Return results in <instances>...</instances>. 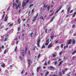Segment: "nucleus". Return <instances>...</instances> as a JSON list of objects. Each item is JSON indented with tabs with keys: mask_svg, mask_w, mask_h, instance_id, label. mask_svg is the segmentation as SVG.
I'll return each instance as SVG.
<instances>
[{
	"mask_svg": "<svg viewBox=\"0 0 76 76\" xmlns=\"http://www.w3.org/2000/svg\"><path fill=\"white\" fill-rule=\"evenodd\" d=\"M34 6V4H32L31 5H30L29 8H31V7H32V6Z\"/></svg>",
	"mask_w": 76,
	"mask_h": 76,
	"instance_id": "obj_29",
	"label": "nucleus"
},
{
	"mask_svg": "<svg viewBox=\"0 0 76 76\" xmlns=\"http://www.w3.org/2000/svg\"><path fill=\"white\" fill-rule=\"evenodd\" d=\"M61 8H59V9H58V10H57L56 12L55 13H58V12L59 11H60V9H61Z\"/></svg>",
	"mask_w": 76,
	"mask_h": 76,
	"instance_id": "obj_21",
	"label": "nucleus"
},
{
	"mask_svg": "<svg viewBox=\"0 0 76 76\" xmlns=\"http://www.w3.org/2000/svg\"><path fill=\"white\" fill-rule=\"evenodd\" d=\"M43 68L44 69H46V67L44 66Z\"/></svg>",
	"mask_w": 76,
	"mask_h": 76,
	"instance_id": "obj_57",
	"label": "nucleus"
},
{
	"mask_svg": "<svg viewBox=\"0 0 76 76\" xmlns=\"http://www.w3.org/2000/svg\"><path fill=\"white\" fill-rule=\"evenodd\" d=\"M70 9H71V8H68L67 10V12H70Z\"/></svg>",
	"mask_w": 76,
	"mask_h": 76,
	"instance_id": "obj_20",
	"label": "nucleus"
},
{
	"mask_svg": "<svg viewBox=\"0 0 76 76\" xmlns=\"http://www.w3.org/2000/svg\"><path fill=\"white\" fill-rule=\"evenodd\" d=\"M35 10V8H33V10H32L31 12V13H33V12H34V10Z\"/></svg>",
	"mask_w": 76,
	"mask_h": 76,
	"instance_id": "obj_19",
	"label": "nucleus"
},
{
	"mask_svg": "<svg viewBox=\"0 0 76 76\" xmlns=\"http://www.w3.org/2000/svg\"><path fill=\"white\" fill-rule=\"evenodd\" d=\"M47 29H46V30H45V33H47Z\"/></svg>",
	"mask_w": 76,
	"mask_h": 76,
	"instance_id": "obj_51",
	"label": "nucleus"
},
{
	"mask_svg": "<svg viewBox=\"0 0 76 76\" xmlns=\"http://www.w3.org/2000/svg\"><path fill=\"white\" fill-rule=\"evenodd\" d=\"M76 53V51H74L72 53V55H73V54H75Z\"/></svg>",
	"mask_w": 76,
	"mask_h": 76,
	"instance_id": "obj_23",
	"label": "nucleus"
},
{
	"mask_svg": "<svg viewBox=\"0 0 76 76\" xmlns=\"http://www.w3.org/2000/svg\"><path fill=\"white\" fill-rule=\"evenodd\" d=\"M64 12V10H63L61 12V13H62V12Z\"/></svg>",
	"mask_w": 76,
	"mask_h": 76,
	"instance_id": "obj_58",
	"label": "nucleus"
},
{
	"mask_svg": "<svg viewBox=\"0 0 76 76\" xmlns=\"http://www.w3.org/2000/svg\"><path fill=\"white\" fill-rule=\"evenodd\" d=\"M72 39H70V40L69 41L68 43V45H69V44H71L72 43Z\"/></svg>",
	"mask_w": 76,
	"mask_h": 76,
	"instance_id": "obj_6",
	"label": "nucleus"
},
{
	"mask_svg": "<svg viewBox=\"0 0 76 76\" xmlns=\"http://www.w3.org/2000/svg\"><path fill=\"white\" fill-rule=\"evenodd\" d=\"M47 65V63H46V62H45V66H46V65Z\"/></svg>",
	"mask_w": 76,
	"mask_h": 76,
	"instance_id": "obj_48",
	"label": "nucleus"
},
{
	"mask_svg": "<svg viewBox=\"0 0 76 76\" xmlns=\"http://www.w3.org/2000/svg\"><path fill=\"white\" fill-rule=\"evenodd\" d=\"M21 3H20L19 4L18 6V7L19 8H20V7H21Z\"/></svg>",
	"mask_w": 76,
	"mask_h": 76,
	"instance_id": "obj_16",
	"label": "nucleus"
},
{
	"mask_svg": "<svg viewBox=\"0 0 76 76\" xmlns=\"http://www.w3.org/2000/svg\"><path fill=\"white\" fill-rule=\"evenodd\" d=\"M1 47H0V53L1 52Z\"/></svg>",
	"mask_w": 76,
	"mask_h": 76,
	"instance_id": "obj_45",
	"label": "nucleus"
},
{
	"mask_svg": "<svg viewBox=\"0 0 76 76\" xmlns=\"http://www.w3.org/2000/svg\"><path fill=\"white\" fill-rule=\"evenodd\" d=\"M32 33H31V34L30 35L31 37H32Z\"/></svg>",
	"mask_w": 76,
	"mask_h": 76,
	"instance_id": "obj_60",
	"label": "nucleus"
},
{
	"mask_svg": "<svg viewBox=\"0 0 76 76\" xmlns=\"http://www.w3.org/2000/svg\"><path fill=\"white\" fill-rule=\"evenodd\" d=\"M50 61H48V64H49L50 63Z\"/></svg>",
	"mask_w": 76,
	"mask_h": 76,
	"instance_id": "obj_56",
	"label": "nucleus"
},
{
	"mask_svg": "<svg viewBox=\"0 0 76 76\" xmlns=\"http://www.w3.org/2000/svg\"><path fill=\"white\" fill-rule=\"evenodd\" d=\"M48 10H49V9H50V6H48L47 7Z\"/></svg>",
	"mask_w": 76,
	"mask_h": 76,
	"instance_id": "obj_31",
	"label": "nucleus"
},
{
	"mask_svg": "<svg viewBox=\"0 0 76 76\" xmlns=\"http://www.w3.org/2000/svg\"><path fill=\"white\" fill-rule=\"evenodd\" d=\"M48 44H49V40H48L47 41H46V42L45 43V45H48Z\"/></svg>",
	"mask_w": 76,
	"mask_h": 76,
	"instance_id": "obj_9",
	"label": "nucleus"
},
{
	"mask_svg": "<svg viewBox=\"0 0 76 76\" xmlns=\"http://www.w3.org/2000/svg\"><path fill=\"white\" fill-rule=\"evenodd\" d=\"M76 12H75L73 14V15L72 16V17H73V18H74V17L75 16V15H76Z\"/></svg>",
	"mask_w": 76,
	"mask_h": 76,
	"instance_id": "obj_17",
	"label": "nucleus"
},
{
	"mask_svg": "<svg viewBox=\"0 0 76 76\" xmlns=\"http://www.w3.org/2000/svg\"><path fill=\"white\" fill-rule=\"evenodd\" d=\"M55 18L54 17H53L50 20V22H53V20H54Z\"/></svg>",
	"mask_w": 76,
	"mask_h": 76,
	"instance_id": "obj_15",
	"label": "nucleus"
},
{
	"mask_svg": "<svg viewBox=\"0 0 76 76\" xmlns=\"http://www.w3.org/2000/svg\"><path fill=\"white\" fill-rule=\"evenodd\" d=\"M23 70L21 72V75H22L23 74Z\"/></svg>",
	"mask_w": 76,
	"mask_h": 76,
	"instance_id": "obj_44",
	"label": "nucleus"
},
{
	"mask_svg": "<svg viewBox=\"0 0 76 76\" xmlns=\"http://www.w3.org/2000/svg\"><path fill=\"white\" fill-rule=\"evenodd\" d=\"M58 40L56 41V43H58Z\"/></svg>",
	"mask_w": 76,
	"mask_h": 76,
	"instance_id": "obj_63",
	"label": "nucleus"
},
{
	"mask_svg": "<svg viewBox=\"0 0 76 76\" xmlns=\"http://www.w3.org/2000/svg\"><path fill=\"white\" fill-rule=\"evenodd\" d=\"M13 7L14 9H18V6H17V4L16 3H14L13 4Z\"/></svg>",
	"mask_w": 76,
	"mask_h": 76,
	"instance_id": "obj_1",
	"label": "nucleus"
},
{
	"mask_svg": "<svg viewBox=\"0 0 76 76\" xmlns=\"http://www.w3.org/2000/svg\"><path fill=\"white\" fill-rule=\"evenodd\" d=\"M10 7H9L8 8V9H7V11H9V10H10Z\"/></svg>",
	"mask_w": 76,
	"mask_h": 76,
	"instance_id": "obj_35",
	"label": "nucleus"
},
{
	"mask_svg": "<svg viewBox=\"0 0 76 76\" xmlns=\"http://www.w3.org/2000/svg\"><path fill=\"white\" fill-rule=\"evenodd\" d=\"M8 18V17L7 16V15H6L5 17V22H7V19Z\"/></svg>",
	"mask_w": 76,
	"mask_h": 76,
	"instance_id": "obj_7",
	"label": "nucleus"
},
{
	"mask_svg": "<svg viewBox=\"0 0 76 76\" xmlns=\"http://www.w3.org/2000/svg\"><path fill=\"white\" fill-rule=\"evenodd\" d=\"M26 6V2H23V3L22 5V7L23 8L25 6Z\"/></svg>",
	"mask_w": 76,
	"mask_h": 76,
	"instance_id": "obj_3",
	"label": "nucleus"
},
{
	"mask_svg": "<svg viewBox=\"0 0 76 76\" xmlns=\"http://www.w3.org/2000/svg\"><path fill=\"white\" fill-rule=\"evenodd\" d=\"M75 25H72V28H75Z\"/></svg>",
	"mask_w": 76,
	"mask_h": 76,
	"instance_id": "obj_40",
	"label": "nucleus"
},
{
	"mask_svg": "<svg viewBox=\"0 0 76 76\" xmlns=\"http://www.w3.org/2000/svg\"><path fill=\"white\" fill-rule=\"evenodd\" d=\"M7 38H6L5 39V40L4 41V42L5 41H7Z\"/></svg>",
	"mask_w": 76,
	"mask_h": 76,
	"instance_id": "obj_27",
	"label": "nucleus"
},
{
	"mask_svg": "<svg viewBox=\"0 0 76 76\" xmlns=\"http://www.w3.org/2000/svg\"><path fill=\"white\" fill-rule=\"evenodd\" d=\"M65 70L66 71H67V68H65Z\"/></svg>",
	"mask_w": 76,
	"mask_h": 76,
	"instance_id": "obj_62",
	"label": "nucleus"
},
{
	"mask_svg": "<svg viewBox=\"0 0 76 76\" xmlns=\"http://www.w3.org/2000/svg\"><path fill=\"white\" fill-rule=\"evenodd\" d=\"M64 50H65V49H66V46H65L64 47Z\"/></svg>",
	"mask_w": 76,
	"mask_h": 76,
	"instance_id": "obj_64",
	"label": "nucleus"
},
{
	"mask_svg": "<svg viewBox=\"0 0 76 76\" xmlns=\"http://www.w3.org/2000/svg\"><path fill=\"white\" fill-rule=\"evenodd\" d=\"M40 68H41V66H39L37 67L36 69V71L37 72H39V70Z\"/></svg>",
	"mask_w": 76,
	"mask_h": 76,
	"instance_id": "obj_5",
	"label": "nucleus"
},
{
	"mask_svg": "<svg viewBox=\"0 0 76 76\" xmlns=\"http://www.w3.org/2000/svg\"><path fill=\"white\" fill-rule=\"evenodd\" d=\"M62 52L61 51V52H60L59 53V55H60V56H61V53Z\"/></svg>",
	"mask_w": 76,
	"mask_h": 76,
	"instance_id": "obj_49",
	"label": "nucleus"
},
{
	"mask_svg": "<svg viewBox=\"0 0 76 76\" xmlns=\"http://www.w3.org/2000/svg\"><path fill=\"white\" fill-rule=\"evenodd\" d=\"M40 19H44V18H43V16H42L41 15L40 17Z\"/></svg>",
	"mask_w": 76,
	"mask_h": 76,
	"instance_id": "obj_25",
	"label": "nucleus"
},
{
	"mask_svg": "<svg viewBox=\"0 0 76 76\" xmlns=\"http://www.w3.org/2000/svg\"><path fill=\"white\" fill-rule=\"evenodd\" d=\"M28 65H30L31 64V61H30V59H28Z\"/></svg>",
	"mask_w": 76,
	"mask_h": 76,
	"instance_id": "obj_13",
	"label": "nucleus"
},
{
	"mask_svg": "<svg viewBox=\"0 0 76 76\" xmlns=\"http://www.w3.org/2000/svg\"><path fill=\"white\" fill-rule=\"evenodd\" d=\"M50 68H51V69H54V68L52 66H50Z\"/></svg>",
	"mask_w": 76,
	"mask_h": 76,
	"instance_id": "obj_43",
	"label": "nucleus"
},
{
	"mask_svg": "<svg viewBox=\"0 0 76 76\" xmlns=\"http://www.w3.org/2000/svg\"><path fill=\"white\" fill-rule=\"evenodd\" d=\"M5 37H7V36H8V34H5Z\"/></svg>",
	"mask_w": 76,
	"mask_h": 76,
	"instance_id": "obj_37",
	"label": "nucleus"
},
{
	"mask_svg": "<svg viewBox=\"0 0 76 76\" xmlns=\"http://www.w3.org/2000/svg\"><path fill=\"white\" fill-rule=\"evenodd\" d=\"M1 66H2V67H3V68H4L5 67V65L4 64L1 65Z\"/></svg>",
	"mask_w": 76,
	"mask_h": 76,
	"instance_id": "obj_18",
	"label": "nucleus"
},
{
	"mask_svg": "<svg viewBox=\"0 0 76 76\" xmlns=\"http://www.w3.org/2000/svg\"><path fill=\"white\" fill-rule=\"evenodd\" d=\"M40 55H39L38 56V58H39V57H40Z\"/></svg>",
	"mask_w": 76,
	"mask_h": 76,
	"instance_id": "obj_46",
	"label": "nucleus"
},
{
	"mask_svg": "<svg viewBox=\"0 0 76 76\" xmlns=\"http://www.w3.org/2000/svg\"><path fill=\"white\" fill-rule=\"evenodd\" d=\"M53 38H54V36H52L50 37V38L51 39H52V40L53 39Z\"/></svg>",
	"mask_w": 76,
	"mask_h": 76,
	"instance_id": "obj_26",
	"label": "nucleus"
},
{
	"mask_svg": "<svg viewBox=\"0 0 76 76\" xmlns=\"http://www.w3.org/2000/svg\"><path fill=\"white\" fill-rule=\"evenodd\" d=\"M4 15L3 14L2 16V19H4Z\"/></svg>",
	"mask_w": 76,
	"mask_h": 76,
	"instance_id": "obj_24",
	"label": "nucleus"
},
{
	"mask_svg": "<svg viewBox=\"0 0 76 76\" xmlns=\"http://www.w3.org/2000/svg\"><path fill=\"white\" fill-rule=\"evenodd\" d=\"M29 2V0H27L26 2L27 4H28V2Z\"/></svg>",
	"mask_w": 76,
	"mask_h": 76,
	"instance_id": "obj_47",
	"label": "nucleus"
},
{
	"mask_svg": "<svg viewBox=\"0 0 76 76\" xmlns=\"http://www.w3.org/2000/svg\"><path fill=\"white\" fill-rule=\"evenodd\" d=\"M20 58L21 60H22V57H21V56H20Z\"/></svg>",
	"mask_w": 76,
	"mask_h": 76,
	"instance_id": "obj_53",
	"label": "nucleus"
},
{
	"mask_svg": "<svg viewBox=\"0 0 76 76\" xmlns=\"http://www.w3.org/2000/svg\"><path fill=\"white\" fill-rule=\"evenodd\" d=\"M52 56H53V57H55L56 56V55H55V54H53L52 55Z\"/></svg>",
	"mask_w": 76,
	"mask_h": 76,
	"instance_id": "obj_28",
	"label": "nucleus"
},
{
	"mask_svg": "<svg viewBox=\"0 0 76 76\" xmlns=\"http://www.w3.org/2000/svg\"><path fill=\"white\" fill-rule=\"evenodd\" d=\"M45 46H43L42 47L41 49H42V48H45Z\"/></svg>",
	"mask_w": 76,
	"mask_h": 76,
	"instance_id": "obj_33",
	"label": "nucleus"
},
{
	"mask_svg": "<svg viewBox=\"0 0 76 76\" xmlns=\"http://www.w3.org/2000/svg\"><path fill=\"white\" fill-rule=\"evenodd\" d=\"M16 50H17V46L16 47L15 49V51H16Z\"/></svg>",
	"mask_w": 76,
	"mask_h": 76,
	"instance_id": "obj_42",
	"label": "nucleus"
},
{
	"mask_svg": "<svg viewBox=\"0 0 76 76\" xmlns=\"http://www.w3.org/2000/svg\"><path fill=\"white\" fill-rule=\"evenodd\" d=\"M57 62L56 61H55V64L56 65V64H57Z\"/></svg>",
	"mask_w": 76,
	"mask_h": 76,
	"instance_id": "obj_50",
	"label": "nucleus"
},
{
	"mask_svg": "<svg viewBox=\"0 0 76 76\" xmlns=\"http://www.w3.org/2000/svg\"><path fill=\"white\" fill-rule=\"evenodd\" d=\"M73 12V10H71L70 12L69 13H72V12Z\"/></svg>",
	"mask_w": 76,
	"mask_h": 76,
	"instance_id": "obj_38",
	"label": "nucleus"
},
{
	"mask_svg": "<svg viewBox=\"0 0 76 76\" xmlns=\"http://www.w3.org/2000/svg\"><path fill=\"white\" fill-rule=\"evenodd\" d=\"M76 58V57L75 56L73 57V59L74 60H75V59Z\"/></svg>",
	"mask_w": 76,
	"mask_h": 76,
	"instance_id": "obj_54",
	"label": "nucleus"
},
{
	"mask_svg": "<svg viewBox=\"0 0 76 76\" xmlns=\"http://www.w3.org/2000/svg\"><path fill=\"white\" fill-rule=\"evenodd\" d=\"M63 47V44H62L61 45V48H62V47Z\"/></svg>",
	"mask_w": 76,
	"mask_h": 76,
	"instance_id": "obj_59",
	"label": "nucleus"
},
{
	"mask_svg": "<svg viewBox=\"0 0 76 76\" xmlns=\"http://www.w3.org/2000/svg\"><path fill=\"white\" fill-rule=\"evenodd\" d=\"M40 42H41V39H39L37 41V47H39V46H40L39 43H40Z\"/></svg>",
	"mask_w": 76,
	"mask_h": 76,
	"instance_id": "obj_2",
	"label": "nucleus"
},
{
	"mask_svg": "<svg viewBox=\"0 0 76 76\" xmlns=\"http://www.w3.org/2000/svg\"><path fill=\"white\" fill-rule=\"evenodd\" d=\"M17 0V3H19V0Z\"/></svg>",
	"mask_w": 76,
	"mask_h": 76,
	"instance_id": "obj_55",
	"label": "nucleus"
},
{
	"mask_svg": "<svg viewBox=\"0 0 76 76\" xmlns=\"http://www.w3.org/2000/svg\"><path fill=\"white\" fill-rule=\"evenodd\" d=\"M37 16H38V14H37L35 17L34 18V19L33 20V21H35V20H37Z\"/></svg>",
	"mask_w": 76,
	"mask_h": 76,
	"instance_id": "obj_4",
	"label": "nucleus"
},
{
	"mask_svg": "<svg viewBox=\"0 0 76 76\" xmlns=\"http://www.w3.org/2000/svg\"><path fill=\"white\" fill-rule=\"evenodd\" d=\"M63 74L64 75V72H65V71L64 70H63L62 71Z\"/></svg>",
	"mask_w": 76,
	"mask_h": 76,
	"instance_id": "obj_32",
	"label": "nucleus"
},
{
	"mask_svg": "<svg viewBox=\"0 0 76 76\" xmlns=\"http://www.w3.org/2000/svg\"><path fill=\"white\" fill-rule=\"evenodd\" d=\"M1 38H4V37H3L2 36H1Z\"/></svg>",
	"mask_w": 76,
	"mask_h": 76,
	"instance_id": "obj_61",
	"label": "nucleus"
},
{
	"mask_svg": "<svg viewBox=\"0 0 76 76\" xmlns=\"http://www.w3.org/2000/svg\"><path fill=\"white\" fill-rule=\"evenodd\" d=\"M35 48H36L37 50H38V49L37 48L36 46H35L33 49V51H34V50H35Z\"/></svg>",
	"mask_w": 76,
	"mask_h": 76,
	"instance_id": "obj_11",
	"label": "nucleus"
},
{
	"mask_svg": "<svg viewBox=\"0 0 76 76\" xmlns=\"http://www.w3.org/2000/svg\"><path fill=\"white\" fill-rule=\"evenodd\" d=\"M62 63H63L62 61H60L59 64H58V66H60V65H61V64H62Z\"/></svg>",
	"mask_w": 76,
	"mask_h": 76,
	"instance_id": "obj_14",
	"label": "nucleus"
},
{
	"mask_svg": "<svg viewBox=\"0 0 76 76\" xmlns=\"http://www.w3.org/2000/svg\"><path fill=\"white\" fill-rule=\"evenodd\" d=\"M2 49H3L4 48V46L3 45L2 46Z\"/></svg>",
	"mask_w": 76,
	"mask_h": 76,
	"instance_id": "obj_52",
	"label": "nucleus"
},
{
	"mask_svg": "<svg viewBox=\"0 0 76 76\" xmlns=\"http://www.w3.org/2000/svg\"><path fill=\"white\" fill-rule=\"evenodd\" d=\"M76 42V40H74L73 41V44H75V43Z\"/></svg>",
	"mask_w": 76,
	"mask_h": 76,
	"instance_id": "obj_30",
	"label": "nucleus"
},
{
	"mask_svg": "<svg viewBox=\"0 0 76 76\" xmlns=\"http://www.w3.org/2000/svg\"><path fill=\"white\" fill-rule=\"evenodd\" d=\"M13 23H11V24H10V25H9L10 26H12V25H13Z\"/></svg>",
	"mask_w": 76,
	"mask_h": 76,
	"instance_id": "obj_36",
	"label": "nucleus"
},
{
	"mask_svg": "<svg viewBox=\"0 0 76 76\" xmlns=\"http://www.w3.org/2000/svg\"><path fill=\"white\" fill-rule=\"evenodd\" d=\"M18 31H20V28L18 27Z\"/></svg>",
	"mask_w": 76,
	"mask_h": 76,
	"instance_id": "obj_41",
	"label": "nucleus"
},
{
	"mask_svg": "<svg viewBox=\"0 0 76 76\" xmlns=\"http://www.w3.org/2000/svg\"><path fill=\"white\" fill-rule=\"evenodd\" d=\"M6 50H5L4 51V54H6Z\"/></svg>",
	"mask_w": 76,
	"mask_h": 76,
	"instance_id": "obj_34",
	"label": "nucleus"
},
{
	"mask_svg": "<svg viewBox=\"0 0 76 76\" xmlns=\"http://www.w3.org/2000/svg\"><path fill=\"white\" fill-rule=\"evenodd\" d=\"M52 47V44H50L49 45L48 47V48H51V47Z\"/></svg>",
	"mask_w": 76,
	"mask_h": 76,
	"instance_id": "obj_10",
	"label": "nucleus"
},
{
	"mask_svg": "<svg viewBox=\"0 0 76 76\" xmlns=\"http://www.w3.org/2000/svg\"><path fill=\"white\" fill-rule=\"evenodd\" d=\"M59 74L60 75V76H61V72H59Z\"/></svg>",
	"mask_w": 76,
	"mask_h": 76,
	"instance_id": "obj_39",
	"label": "nucleus"
},
{
	"mask_svg": "<svg viewBox=\"0 0 76 76\" xmlns=\"http://www.w3.org/2000/svg\"><path fill=\"white\" fill-rule=\"evenodd\" d=\"M48 73H49V72L47 71L45 74V76H47V75H48Z\"/></svg>",
	"mask_w": 76,
	"mask_h": 76,
	"instance_id": "obj_12",
	"label": "nucleus"
},
{
	"mask_svg": "<svg viewBox=\"0 0 76 76\" xmlns=\"http://www.w3.org/2000/svg\"><path fill=\"white\" fill-rule=\"evenodd\" d=\"M48 6V5H45V4H44V6L43 7V9L44 10L46 9V8H47V7Z\"/></svg>",
	"mask_w": 76,
	"mask_h": 76,
	"instance_id": "obj_8",
	"label": "nucleus"
},
{
	"mask_svg": "<svg viewBox=\"0 0 76 76\" xmlns=\"http://www.w3.org/2000/svg\"><path fill=\"white\" fill-rule=\"evenodd\" d=\"M18 21L19 22V24H20V22H21V20L20 19H18Z\"/></svg>",
	"mask_w": 76,
	"mask_h": 76,
	"instance_id": "obj_22",
	"label": "nucleus"
}]
</instances>
